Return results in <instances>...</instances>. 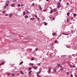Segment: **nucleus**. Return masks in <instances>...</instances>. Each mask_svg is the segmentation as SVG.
I'll return each mask as SVG.
<instances>
[{
	"label": "nucleus",
	"instance_id": "nucleus-9",
	"mask_svg": "<svg viewBox=\"0 0 77 77\" xmlns=\"http://www.w3.org/2000/svg\"><path fill=\"white\" fill-rule=\"evenodd\" d=\"M52 35L53 36H54V35H56V33L55 32H54L52 33Z\"/></svg>",
	"mask_w": 77,
	"mask_h": 77
},
{
	"label": "nucleus",
	"instance_id": "nucleus-14",
	"mask_svg": "<svg viewBox=\"0 0 77 77\" xmlns=\"http://www.w3.org/2000/svg\"><path fill=\"white\" fill-rule=\"evenodd\" d=\"M69 15H70V14L69 13H67V16H69Z\"/></svg>",
	"mask_w": 77,
	"mask_h": 77
},
{
	"label": "nucleus",
	"instance_id": "nucleus-40",
	"mask_svg": "<svg viewBox=\"0 0 77 77\" xmlns=\"http://www.w3.org/2000/svg\"><path fill=\"white\" fill-rule=\"evenodd\" d=\"M66 74H67V75H69V72H67L66 73Z\"/></svg>",
	"mask_w": 77,
	"mask_h": 77
},
{
	"label": "nucleus",
	"instance_id": "nucleus-8",
	"mask_svg": "<svg viewBox=\"0 0 77 77\" xmlns=\"http://www.w3.org/2000/svg\"><path fill=\"white\" fill-rule=\"evenodd\" d=\"M3 64H5V62H2L1 64H0V66H2Z\"/></svg>",
	"mask_w": 77,
	"mask_h": 77
},
{
	"label": "nucleus",
	"instance_id": "nucleus-16",
	"mask_svg": "<svg viewBox=\"0 0 77 77\" xmlns=\"http://www.w3.org/2000/svg\"><path fill=\"white\" fill-rule=\"evenodd\" d=\"M58 42V41L57 40H55V44H57Z\"/></svg>",
	"mask_w": 77,
	"mask_h": 77
},
{
	"label": "nucleus",
	"instance_id": "nucleus-18",
	"mask_svg": "<svg viewBox=\"0 0 77 77\" xmlns=\"http://www.w3.org/2000/svg\"><path fill=\"white\" fill-rule=\"evenodd\" d=\"M53 70L54 72H56V69L54 68L53 69Z\"/></svg>",
	"mask_w": 77,
	"mask_h": 77
},
{
	"label": "nucleus",
	"instance_id": "nucleus-17",
	"mask_svg": "<svg viewBox=\"0 0 77 77\" xmlns=\"http://www.w3.org/2000/svg\"><path fill=\"white\" fill-rule=\"evenodd\" d=\"M26 14V13H25V11L23 12V15H25Z\"/></svg>",
	"mask_w": 77,
	"mask_h": 77
},
{
	"label": "nucleus",
	"instance_id": "nucleus-53",
	"mask_svg": "<svg viewBox=\"0 0 77 77\" xmlns=\"http://www.w3.org/2000/svg\"><path fill=\"white\" fill-rule=\"evenodd\" d=\"M38 66H40V65H41V64L40 63H38Z\"/></svg>",
	"mask_w": 77,
	"mask_h": 77
},
{
	"label": "nucleus",
	"instance_id": "nucleus-4",
	"mask_svg": "<svg viewBox=\"0 0 77 77\" xmlns=\"http://www.w3.org/2000/svg\"><path fill=\"white\" fill-rule=\"evenodd\" d=\"M60 67L61 68L60 69H61V71H63V67H62V66H60Z\"/></svg>",
	"mask_w": 77,
	"mask_h": 77
},
{
	"label": "nucleus",
	"instance_id": "nucleus-25",
	"mask_svg": "<svg viewBox=\"0 0 77 77\" xmlns=\"http://www.w3.org/2000/svg\"><path fill=\"white\" fill-rule=\"evenodd\" d=\"M25 18H28V16H25Z\"/></svg>",
	"mask_w": 77,
	"mask_h": 77
},
{
	"label": "nucleus",
	"instance_id": "nucleus-34",
	"mask_svg": "<svg viewBox=\"0 0 77 77\" xmlns=\"http://www.w3.org/2000/svg\"><path fill=\"white\" fill-rule=\"evenodd\" d=\"M32 60H34V58L32 57L31 58Z\"/></svg>",
	"mask_w": 77,
	"mask_h": 77
},
{
	"label": "nucleus",
	"instance_id": "nucleus-20",
	"mask_svg": "<svg viewBox=\"0 0 77 77\" xmlns=\"http://www.w3.org/2000/svg\"><path fill=\"white\" fill-rule=\"evenodd\" d=\"M69 66H70V68H72V66L71 64H69Z\"/></svg>",
	"mask_w": 77,
	"mask_h": 77
},
{
	"label": "nucleus",
	"instance_id": "nucleus-49",
	"mask_svg": "<svg viewBox=\"0 0 77 77\" xmlns=\"http://www.w3.org/2000/svg\"><path fill=\"white\" fill-rule=\"evenodd\" d=\"M35 50L36 51H37V50H38V48H36L35 49Z\"/></svg>",
	"mask_w": 77,
	"mask_h": 77
},
{
	"label": "nucleus",
	"instance_id": "nucleus-10",
	"mask_svg": "<svg viewBox=\"0 0 77 77\" xmlns=\"http://www.w3.org/2000/svg\"><path fill=\"white\" fill-rule=\"evenodd\" d=\"M56 9H57L56 8L54 9H53L52 11H53V12H54H54H56Z\"/></svg>",
	"mask_w": 77,
	"mask_h": 77
},
{
	"label": "nucleus",
	"instance_id": "nucleus-63",
	"mask_svg": "<svg viewBox=\"0 0 77 77\" xmlns=\"http://www.w3.org/2000/svg\"><path fill=\"white\" fill-rule=\"evenodd\" d=\"M36 74H38V72L37 73H36Z\"/></svg>",
	"mask_w": 77,
	"mask_h": 77
},
{
	"label": "nucleus",
	"instance_id": "nucleus-39",
	"mask_svg": "<svg viewBox=\"0 0 77 77\" xmlns=\"http://www.w3.org/2000/svg\"><path fill=\"white\" fill-rule=\"evenodd\" d=\"M20 5H20V4H18V5H17V6H18V7H20Z\"/></svg>",
	"mask_w": 77,
	"mask_h": 77
},
{
	"label": "nucleus",
	"instance_id": "nucleus-56",
	"mask_svg": "<svg viewBox=\"0 0 77 77\" xmlns=\"http://www.w3.org/2000/svg\"><path fill=\"white\" fill-rule=\"evenodd\" d=\"M15 69H17V67L16 66L14 67Z\"/></svg>",
	"mask_w": 77,
	"mask_h": 77
},
{
	"label": "nucleus",
	"instance_id": "nucleus-57",
	"mask_svg": "<svg viewBox=\"0 0 77 77\" xmlns=\"http://www.w3.org/2000/svg\"><path fill=\"white\" fill-rule=\"evenodd\" d=\"M26 12H29V11H28V10H26Z\"/></svg>",
	"mask_w": 77,
	"mask_h": 77
},
{
	"label": "nucleus",
	"instance_id": "nucleus-22",
	"mask_svg": "<svg viewBox=\"0 0 77 77\" xmlns=\"http://www.w3.org/2000/svg\"><path fill=\"white\" fill-rule=\"evenodd\" d=\"M8 3H6L5 5V6L6 7H7V6H8Z\"/></svg>",
	"mask_w": 77,
	"mask_h": 77
},
{
	"label": "nucleus",
	"instance_id": "nucleus-42",
	"mask_svg": "<svg viewBox=\"0 0 77 77\" xmlns=\"http://www.w3.org/2000/svg\"><path fill=\"white\" fill-rule=\"evenodd\" d=\"M32 6H35V3H34L32 4Z\"/></svg>",
	"mask_w": 77,
	"mask_h": 77
},
{
	"label": "nucleus",
	"instance_id": "nucleus-12",
	"mask_svg": "<svg viewBox=\"0 0 77 77\" xmlns=\"http://www.w3.org/2000/svg\"><path fill=\"white\" fill-rule=\"evenodd\" d=\"M37 76L38 77H41V76L39 74H38L37 75Z\"/></svg>",
	"mask_w": 77,
	"mask_h": 77
},
{
	"label": "nucleus",
	"instance_id": "nucleus-23",
	"mask_svg": "<svg viewBox=\"0 0 77 77\" xmlns=\"http://www.w3.org/2000/svg\"><path fill=\"white\" fill-rule=\"evenodd\" d=\"M22 63H23V61L21 62L20 63L19 65H21V64H22Z\"/></svg>",
	"mask_w": 77,
	"mask_h": 77
},
{
	"label": "nucleus",
	"instance_id": "nucleus-7",
	"mask_svg": "<svg viewBox=\"0 0 77 77\" xmlns=\"http://www.w3.org/2000/svg\"><path fill=\"white\" fill-rule=\"evenodd\" d=\"M33 68L34 69H37V67L36 66H34Z\"/></svg>",
	"mask_w": 77,
	"mask_h": 77
},
{
	"label": "nucleus",
	"instance_id": "nucleus-3",
	"mask_svg": "<svg viewBox=\"0 0 77 77\" xmlns=\"http://www.w3.org/2000/svg\"><path fill=\"white\" fill-rule=\"evenodd\" d=\"M15 4H12L11 5V6H13V7H15Z\"/></svg>",
	"mask_w": 77,
	"mask_h": 77
},
{
	"label": "nucleus",
	"instance_id": "nucleus-48",
	"mask_svg": "<svg viewBox=\"0 0 77 77\" xmlns=\"http://www.w3.org/2000/svg\"><path fill=\"white\" fill-rule=\"evenodd\" d=\"M8 15H9V14H5V16H6V17L7 16H8Z\"/></svg>",
	"mask_w": 77,
	"mask_h": 77
},
{
	"label": "nucleus",
	"instance_id": "nucleus-38",
	"mask_svg": "<svg viewBox=\"0 0 77 77\" xmlns=\"http://www.w3.org/2000/svg\"><path fill=\"white\" fill-rule=\"evenodd\" d=\"M15 74L14 73H12V76H14V75H15Z\"/></svg>",
	"mask_w": 77,
	"mask_h": 77
},
{
	"label": "nucleus",
	"instance_id": "nucleus-21",
	"mask_svg": "<svg viewBox=\"0 0 77 77\" xmlns=\"http://www.w3.org/2000/svg\"><path fill=\"white\" fill-rule=\"evenodd\" d=\"M73 16L74 17H76V16H77V14H73Z\"/></svg>",
	"mask_w": 77,
	"mask_h": 77
},
{
	"label": "nucleus",
	"instance_id": "nucleus-31",
	"mask_svg": "<svg viewBox=\"0 0 77 77\" xmlns=\"http://www.w3.org/2000/svg\"><path fill=\"white\" fill-rule=\"evenodd\" d=\"M37 20H38V21H39V20H40V18H39V17H38L37 18Z\"/></svg>",
	"mask_w": 77,
	"mask_h": 77
},
{
	"label": "nucleus",
	"instance_id": "nucleus-55",
	"mask_svg": "<svg viewBox=\"0 0 77 77\" xmlns=\"http://www.w3.org/2000/svg\"><path fill=\"white\" fill-rule=\"evenodd\" d=\"M18 11L20 12L21 11V10L20 9H19Z\"/></svg>",
	"mask_w": 77,
	"mask_h": 77
},
{
	"label": "nucleus",
	"instance_id": "nucleus-1",
	"mask_svg": "<svg viewBox=\"0 0 77 77\" xmlns=\"http://www.w3.org/2000/svg\"><path fill=\"white\" fill-rule=\"evenodd\" d=\"M61 7V5L60 3L59 2L57 3V8H60Z\"/></svg>",
	"mask_w": 77,
	"mask_h": 77
},
{
	"label": "nucleus",
	"instance_id": "nucleus-59",
	"mask_svg": "<svg viewBox=\"0 0 77 77\" xmlns=\"http://www.w3.org/2000/svg\"><path fill=\"white\" fill-rule=\"evenodd\" d=\"M17 76H18V75H19V74H17Z\"/></svg>",
	"mask_w": 77,
	"mask_h": 77
},
{
	"label": "nucleus",
	"instance_id": "nucleus-41",
	"mask_svg": "<svg viewBox=\"0 0 77 77\" xmlns=\"http://www.w3.org/2000/svg\"><path fill=\"white\" fill-rule=\"evenodd\" d=\"M23 6H24V5H23V4H21V6H22V7Z\"/></svg>",
	"mask_w": 77,
	"mask_h": 77
},
{
	"label": "nucleus",
	"instance_id": "nucleus-29",
	"mask_svg": "<svg viewBox=\"0 0 77 77\" xmlns=\"http://www.w3.org/2000/svg\"><path fill=\"white\" fill-rule=\"evenodd\" d=\"M72 67H74V68H75L76 67V66H75V65H73L72 66Z\"/></svg>",
	"mask_w": 77,
	"mask_h": 77
},
{
	"label": "nucleus",
	"instance_id": "nucleus-50",
	"mask_svg": "<svg viewBox=\"0 0 77 77\" xmlns=\"http://www.w3.org/2000/svg\"><path fill=\"white\" fill-rule=\"evenodd\" d=\"M55 20V18H53L52 19V20Z\"/></svg>",
	"mask_w": 77,
	"mask_h": 77
},
{
	"label": "nucleus",
	"instance_id": "nucleus-28",
	"mask_svg": "<svg viewBox=\"0 0 77 77\" xmlns=\"http://www.w3.org/2000/svg\"><path fill=\"white\" fill-rule=\"evenodd\" d=\"M71 32L72 33H74V30H71Z\"/></svg>",
	"mask_w": 77,
	"mask_h": 77
},
{
	"label": "nucleus",
	"instance_id": "nucleus-15",
	"mask_svg": "<svg viewBox=\"0 0 77 77\" xmlns=\"http://www.w3.org/2000/svg\"><path fill=\"white\" fill-rule=\"evenodd\" d=\"M69 20L68 19H67V22L69 23Z\"/></svg>",
	"mask_w": 77,
	"mask_h": 77
},
{
	"label": "nucleus",
	"instance_id": "nucleus-43",
	"mask_svg": "<svg viewBox=\"0 0 77 77\" xmlns=\"http://www.w3.org/2000/svg\"><path fill=\"white\" fill-rule=\"evenodd\" d=\"M12 1L14 2H17V0H13Z\"/></svg>",
	"mask_w": 77,
	"mask_h": 77
},
{
	"label": "nucleus",
	"instance_id": "nucleus-54",
	"mask_svg": "<svg viewBox=\"0 0 77 77\" xmlns=\"http://www.w3.org/2000/svg\"><path fill=\"white\" fill-rule=\"evenodd\" d=\"M69 24H72V23L70 22V23H69Z\"/></svg>",
	"mask_w": 77,
	"mask_h": 77
},
{
	"label": "nucleus",
	"instance_id": "nucleus-45",
	"mask_svg": "<svg viewBox=\"0 0 77 77\" xmlns=\"http://www.w3.org/2000/svg\"><path fill=\"white\" fill-rule=\"evenodd\" d=\"M41 72V71H40L39 72H38V74H40Z\"/></svg>",
	"mask_w": 77,
	"mask_h": 77
},
{
	"label": "nucleus",
	"instance_id": "nucleus-36",
	"mask_svg": "<svg viewBox=\"0 0 77 77\" xmlns=\"http://www.w3.org/2000/svg\"><path fill=\"white\" fill-rule=\"evenodd\" d=\"M44 25H45V26H47V23H45Z\"/></svg>",
	"mask_w": 77,
	"mask_h": 77
},
{
	"label": "nucleus",
	"instance_id": "nucleus-6",
	"mask_svg": "<svg viewBox=\"0 0 77 77\" xmlns=\"http://www.w3.org/2000/svg\"><path fill=\"white\" fill-rule=\"evenodd\" d=\"M30 20H31V21H33V20H35V18H30Z\"/></svg>",
	"mask_w": 77,
	"mask_h": 77
},
{
	"label": "nucleus",
	"instance_id": "nucleus-11",
	"mask_svg": "<svg viewBox=\"0 0 77 77\" xmlns=\"http://www.w3.org/2000/svg\"><path fill=\"white\" fill-rule=\"evenodd\" d=\"M32 72V71H30L29 72L28 74L29 75H30V74Z\"/></svg>",
	"mask_w": 77,
	"mask_h": 77
},
{
	"label": "nucleus",
	"instance_id": "nucleus-27",
	"mask_svg": "<svg viewBox=\"0 0 77 77\" xmlns=\"http://www.w3.org/2000/svg\"><path fill=\"white\" fill-rule=\"evenodd\" d=\"M53 12V10H51L50 12V14H52Z\"/></svg>",
	"mask_w": 77,
	"mask_h": 77
},
{
	"label": "nucleus",
	"instance_id": "nucleus-5",
	"mask_svg": "<svg viewBox=\"0 0 77 77\" xmlns=\"http://www.w3.org/2000/svg\"><path fill=\"white\" fill-rule=\"evenodd\" d=\"M63 35H69V34H66L65 33H63Z\"/></svg>",
	"mask_w": 77,
	"mask_h": 77
},
{
	"label": "nucleus",
	"instance_id": "nucleus-30",
	"mask_svg": "<svg viewBox=\"0 0 77 77\" xmlns=\"http://www.w3.org/2000/svg\"><path fill=\"white\" fill-rule=\"evenodd\" d=\"M66 63V61H64L63 62V64H65V63Z\"/></svg>",
	"mask_w": 77,
	"mask_h": 77
},
{
	"label": "nucleus",
	"instance_id": "nucleus-58",
	"mask_svg": "<svg viewBox=\"0 0 77 77\" xmlns=\"http://www.w3.org/2000/svg\"><path fill=\"white\" fill-rule=\"evenodd\" d=\"M43 11L44 12H45V10H44Z\"/></svg>",
	"mask_w": 77,
	"mask_h": 77
},
{
	"label": "nucleus",
	"instance_id": "nucleus-61",
	"mask_svg": "<svg viewBox=\"0 0 77 77\" xmlns=\"http://www.w3.org/2000/svg\"><path fill=\"white\" fill-rule=\"evenodd\" d=\"M4 7H5V8H6V6H4Z\"/></svg>",
	"mask_w": 77,
	"mask_h": 77
},
{
	"label": "nucleus",
	"instance_id": "nucleus-13",
	"mask_svg": "<svg viewBox=\"0 0 77 77\" xmlns=\"http://www.w3.org/2000/svg\"><path fill=\"white\" fill-rule=\"evenodd\" d=\"M9 18H11V17H12V14H10V15H9Z\"/></svg>",
	"mask_w": 77,
	"mask_h": 77
},
{
	"label": "nucleus",
	"instance_id": "nucleus-24",
	"mask_svg": "<svg viewBox=\"0 0 77 77\" xmlns=\"http://www.w3.org/2000/svg\"><path fill=\"white\" fill-rule=\"evenodd\" d=\"M20 73H21V74H22L24 75V72H23V71H20Z\"/></svg>",
	"mask_w": 77,
	"mask_h": 77
},
{
	"label": "nucleus",
	"instance_id": "nucleus-19",
	"mask_svg": "<svg viewBox=\"0 0 77 77\" xmlns=\"http://www.w3.org/2000/svg\"><path fill=\"white\" fill-rule=\"evenodd\" d=\"M33 64L32 63H29V65L31 66H33Z\"/></svg>",
	"mask_w": 77,
	"mask_h": 77
},
{
	"label": "nucleus",
	"instance_id": "nucleus-60",
	"mask_svg": "<svg viewBox=\"0 0 77 77\" xmlns=\"http://www.w3.org/2000/svg\"><path fill=\"white\" fill-rule=\"evenodd\" d=\"M47 2H49V0H46Z\"/></svg>",
	"mask_w": 77,
	"mask_h": 77
},
{
	"label": "nucleus",
	"instance_id": "nucleus-32",
	"mask_svg": "<svg viewBox=\"0 0 77 77\" xmlns=\"http://www.w3.org/2000/svg\"><path fill=\"white\" fill-rule=\"evenodd\" d=\"M31 69H32V68H31V67H29V71H30Z\"/></svg>",
	"mask_w": 77,
	"mask_h": 77
},
{
	"label": "nucleus",
	"instance_id": "nucleus-51",
	"mask_svg": "<svg viewBox=\"0 0 77 77\" xmlns=\"http://www.w3.org/2000/svg\"><path fill=\"white\" fill-rule=\"evenodd\" d=\"M35 18H37V17H38L36 15H35Z\"/></svg>",
	"mask_w": 77,
	"mask_h": 77
},
{
	"label": "nucleus",
	"instance_id": "nucleus-35",
	"mask_svg": "<svg viewBox=\"0 0 77 77\" xmlns=\"http://www.w3.org/2000/svg\"><path fill=\"white\" fill-rule=\"evenodd\" d=\"M66 47H67V48H70V46H67Z\"/></svg>",
	"mask_w": 77,
	"mask_h": 77
},
{
	"label": "nucleus",
	"instance_id": "nucleus-33",
	"mask_svg": "<svg viewBox=\"0 0 77 77\" xmlns=\"http://www.w3.org/2000/svg\"><path fill=\"white\" fill-rule=\"evenodd\" d=\"M7 74H8V75H11V73H7Z\"/></svg>",
	"mask_w": 77,
	"mask_h": 77
},
{
	"label": "nucleus",
	"instance_id": "nucleus-64",
	"mask_svg": "<svg viewBox=\"0 0 77 77\" xmlns=\"http://www.w3.org/2000/svg\"><path fill=\"white\" fill-rule=\"evenodd\" d=\"M75 77H77V75H76V76H75Z\"/></svg>",
	"mask_w": 77,
	"mask_h": 77
},
{
	"label": "nucleus",
	"instance_id": "nucleus-46",
	"mask_svg": "<svg viewBox=\"0 0 77 77\" xmlns=\"http://www.w3.org/2000/svg\"><path fill=\"white\" fill-rule=\"evenodd\" d=\"M70 76H71V77H73V75H72V74H71V75H70Z\"/></svg>",
	"mask_w": 77,
	"mask_h": 77
},
{
	"label": "nucleus",
	"instance_id": "nucleus-62",
	"mask_svg": "<svg viewBox=\"0 0 77 77\" xmlns=\"http://www.w3.org/2000/svg\"><path fill=\"white\" fill-rule=\"evenodd\" d=\"M71 20H72V19H73V18L72 17V18H71Z\"/></svg>",
	"mask_w": 77,
	"mask_h": 77
},
{
	"label": "nucleus",
	"instance_id": "nucleus-52",
	"mask_svg": "<svg viewBox=\"0 0 77 77\" xmlns=\"http://www.w3.org/2000/svg\"><path fill=\"white\" fill-rule=\"evenodd\" d=\"M66 5H69V3H66Z\"/></svg>",
	"mask_w": 77,
	"mask_h": 77
},
{
	"label": "nucleus",
	"instance_id": "nucleus-26",
	"mask_svg": "<svg viewBox=\"0 0 77 77\" xmlns=\"http://www.w3.org/2000/svg\"><path fill=\"white\" fill-rule=\"evenodd\" d=\"M39 8L40 10H42V8H41V6H39Z\"/></svg>",
	"mask_w": 77,
	"mask_h": 77
},
{
	"label": "nucleus",
	"instance_id": "nucleus-37",
	"mask_svg": "<svg viewBox=\"0 0 77 77\" xmlns=\"http://www.w3.org/2000/svg\"><path fill=\"white\" fill-rule=\"evenodd\" d=\"M60 66V64H57L58 66Z\"/></svg>",
	"mask_w": 77,
	"mask_h": 77
},
{
	"label": "nucleus",
	"instance_id": "nucleus-44",
	"mask_svg": "<svg viewBox=\"0 0 77 77\" xmlns=\"http://www.w3.org/2000/svg\"><path fill=\"white\" fill-rule=\"evenodd\" d=\"M2 13H3V14H5V11H4L2 12Z\"/></svg>",
	"mask_w": 77,
	"mask_h": 77
},
{
	"label": "nucleus",
	"instance_id": "nucleus-47",
	"mask_svg": "<svg viewBox=\"0 0 77 77\" xmlns=\"http://www.w3.org/2000/svg\"><path fill=\"white\" fill-rule=\"evenodd\" d=\"M6 3H9V1H8V0H7V1H6Z\"/></svg>",
	"mask_w": 77,
	"mask_h": 77
},
{
	"label": "nucleus",
	"instance_id": "nucleus-2",
	"mask_svg": "<svg viewBox=\"0 0 77 77\" xmlns=\"http://www.w3.org/2000/svg\"><path fill=\"white\" fill-rule=\"evenodd\" d=\"M51 68H49V70L48 71V73H49V74H50V72H51Z\"/></svg>",
	"mask_w": 77,
	"mask_h": 77
}]
</instances>
